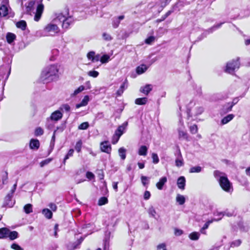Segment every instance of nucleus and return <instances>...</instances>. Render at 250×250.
I'll use <instances>...</instances> for the list:
<instances>
[{
    "label": "nucleus",
    "instance_id": "1",
    "mask_svg": "<svg viewBox=\"0 0 250 250\" xmlns=\"http://www.w3.org/2000/svg\"><path fill=\"white\" fill-rule=\"evenodd\" d=\"M58 72L57 66L51 65L45 67L42 72L41 78L44 83H49L56 77Z\"/></svg>",
    "mask_w": 250,
    "mask_h": 250
},
{
    "label": "nucleus",
    "instance_id": "2",
    "mask_svg": "<svg viewBox=\"0 0 250 250\" xmlns=\"http://www.w3.org/2000/svg\"><path fill=\"white\" fill-rule=\"evenodd\" d=\"M58 20L56 17L43 28L42 34L40 36H54L59 33L60 30L58 27Z\"/></svg>",
    "mask_w": 250,
    "mask_h": 250
},
{
    "label": "nucleus",
    "instance_id": "3",
    "mask_svg": "<svg viewBox=\"0 0 250 250\" xmlns=\"http://www.w3.org/2000/svg\"><path fill=\"white\" fill-rule=\"evenodd\" d=\"M58 20V24L62 22V27L67 29L69 25L72 23V20L71 17L66 18L62 13H58L55 15Z\"/></svg>",
    "mask_w": 250,
    "mask_h": 250
},
{
    "label": "nucleus",
    "instance_id": "4",
    "mask_svg": "<svg viewBox=\"0 0 250 250\" xmlns=\"http://www.w3.org/2000/svg\"><path fill=\"white\" fill-rule=\"evenodd\" d=\"M17 182L13 185L12 189L10 190L9 192L6 195L4 198V203L3 206L6 207L7 206L9 208L12 207L14 204L15 202L12 201V198L13 196V194L15 192L16 189L17 188Z\"/></svg>",
    "mask_w": 250,
    "mask_h": 250
},
{
    "label": "nucleus",
    "instance_id": "5",
    "mask_svg": "<svg viewBox=\"0 0 250 250\" xmlns=\"http://www.w3.org/2000/svg\"><path fill=\"white\" fill-rule=\"evenodd\" d=\"M220 186L225 191L229 192L232 189V186L228 179L226 176H221L219 179Z\"/></svg>",
    "mask_w": 250,
    "mask_h": 250
},
{
    "label": "nucleus",
    "instance_id": "6",
    "mask_svg": "<svg viewBox=\"0 0 250 250\" xmlns=\"http://www.w3.org/2000/svg\"><path fill=\"white\" fill-rule=\"evenodd\" d=\"M239 58H237L236 60H232L227 63L225 71L231 74L236 69H238L239 68Z\"/></svg>",
    "mask_w": 250,
    "mask_h": 250
},
{
    "label": "nucleus",
    "instance_id": "7",
    "mask_svg": "<svg viewBox=\"0 0 250 250\" xmlns=\"http://www.w3.org/2000/svg\"><path fill=\"white\" fill-rule=\"evenodd\" d=\"M63 116L62 112L59 109L53 112L50 115V117L47 120H51V121L57 122L61 120Z\"/></svg>",
    "mask_w": 250,
    "mask_h": 250
},
{
    "label": "nucleus",
    "instance_id": "8",
    "mask_svg": "<svg viewBox=\"0 0 250 250\" xmlns=\"http://www.w3.org/2000/svg\"><path fill=\"white\" fill-rule=\"evenodd\" d=\"M43 5L42 4H40L38 5L35 15L34 18L35 21H38L40 20L43 11Z\"/></svg>",
    "mask_w": 250,
    "mask_h": 250
},
{
    "label": "nucleus",
    "instance_id": "9",
    "mask_svg": "<svg viewBox=\"0 0 250 250\" xmlns=\"http://www.w3.org/2000/svg\"><path fill=\"white\" fill-rule=\"evenodd\" d=\"M101 149L102 151L109 154L111 150V147L107 141L101 143Z\"/></svg>",
    "mask_w": 250,
    "mask_h": 250
},
{
    "label": "nucleus",
    "instance_id": "10",
    "mask_svg": "<svg viewBox=\"0 0 250 250\" xmlns=\"http://www.w3.org/2000/svg\"><path fill=\"white\" fill-rule=\"evenodd\" d=\"M152 89V85L150 84H147L144 86H142L140 88V91L143 93L144 94L147 95Z\"/></svg>",
    "mask_w": 250,
    "mask_h": 250
},
{
    "label": "nucleus",
    "instance_id": "11",
    "mask_svg": "<svg viewBox=\"0 0 250 250\" xmlns=\"http://www.w3.org/2000/svg\"><path fill=\"white\" fill-rule=\"evenodd\" d=\"M124 19V16L121 15L118 17H115L113 19L112 25L115 28H117L120 23V21Z\"/></svg>",
    "mask_w": 250,
    "mask_h": 250
},
{
    "label": "nucleus",
    "instance_id": "12",
    "mask_svg": "<svg viewBox=\"0 0 250 250\" xmlns=\"http://www.w3.org/2000/svg\"><path fill=\"white\" fill-rule=\"evenodd\" d=\"M186 179L184 176L180 177L177 180V186L181 189H185Z\"/></svg>",
    "mask_w": 250,
    "mask_h": 250
},
{
    "label": "nucleus",
    "instance_id": "13",
    "mask_svg": "<svg viewBox=\"0 0 250 250\" xmlns=\"http://www.w3.org/2000/svg\"><path fill=\"white\" fill-rule=\"evenodd\" d=\"M167 182V178L166 177L161 178L159 181L156 184V186L157 188L159 190L162 189L164 185Z\"/></svg>",
    "mask_w": 250,
    "mask_h": 250
},
{
    "label": "nucleus",
    "instance_id": "14",
    "mask_svg": "<svg viewBox=\"0 0 250 250\" xmlns=\"http://www.w3.org/2000/svg\"><path fill=\"white\" fill-rule=\"evenodd\" d=\"M234 117V115L232 114H230L229 115H228L227 116L224 117L221 122V124L222 125L227 124L229 122H230L231 120H232L233 118Z\"/></svg>",
    "mask_w": 250,
    "mask_h": 250
},
{
    "label": "nucleus",
    "instance_id": "15",
    "mask_svg": "<svg viewBox=\"0 0 250 250\" xmlns=\"http://www.w3.org/2000/svg\"><path fill=\"white\" fill-rule=\"evenodd\" d=\"M88 101L89 97L88 96H85L81 102L80 104H77L76 105V107L77 108H79L82 106H85L88 104Z\"/></svg>",
    "mask_w": 250,
    "mask_h": 250
},
{
    "label": "nucleus",
    "instance_id": "16",
    "mask_svg": "<svg viewBox=\"0 0 250 250\" xmlns=\"http://www.w3.org/2000/svg\"><path fill=\"white\" fill-rule=\"evenodd\" d=\"M9 229L6 228L0 229V239L8 237Z\"/></svg>",
    "mask_w": 250,
    "mask_h": 250
},
{
    "label": "nucleus",
    "instance_id": "17",
    "mask_svg": "<svg viewBox=\"0 0 250 250\" xmlns=\"http://www.w3.org/2000/svg\"><path fill=\"white\" fill-rule=\"evenodd\" d=\"M40 146V142L38 140L31 139L30 143V147L31 149H38Z\"/></svg>",
    "mask_w": 250,
    "mask_h": 250
},
{
    "label": "nucleus",
    "instance_id": "18",
    "mask_svg": "<svg viewBox=\"0 0 250 250\" xmlns=\"http://www.w3.org/2000/svg\"><path fill=\"white\" fill-rule=\"evenodd\" d=\"M148 148L146 146H142L138 150V154L141 156H146Z\"/></svg>",
    "mask_w": 250,
    "mask_h": 250
},
{
    "label": "nucleus",
    "instance_id": "19",
    "mask_svg": "<svg viewBox=\"0 0 250 250\" xmlns=\"http://www.w3.org/2000/svg\"><path fill=\"white\" fill-rule=\"evenodd\" d=\"M8 7L5 5H2L0 7V15L5 17L8 14Z\"/></svg>",
    "mask_w": 250,
    "mask_h": 250
},
{
    "label": "nucleus",
    "instance_id": "20",
    "mask_svg": "<svg viewBox=\"0 0 250 250\" xmlns=\"http://www.w3.org/2000/svg\"><path fill=\"white\" fill-rule=\"evenodd\" d=\"M26 26V22L23 20L19 21L16 23L17 27L21 29L22 30H25Z\"/></svg>",
    "mask_w": 250,
    "mask_h": 250
},
{
    "label": "nucleus",
    "instance_id": "21",
    "mask_svg": "<svg viewBox=\"0 0 250 250\" xmlns=\"http://www.w3.org/2000/svg\"><path fill=\"white\" fill-rule=\"evenodd\" d=\"M147 69L146 65L142 64L138 66L136 68V72L138 74L144 73Z\"/></svg>",
    "mask_w": 250,
    "mask_h": 250
},
{
    "label": "nucleus",
    "instance_id": "22",
    "mask_svg": "<svg viewBox=\"0 0 250 250\" xmlns=\"http://www.w3.org/2000/svg\"><path fill=\"white\" fill-rule=\"evenodd\" d=\"M42 213L47 219H51L52 217V212L48 208H44L42 209Z\"/></svg>",
    "mask_w": 250,
    "mask_h": 250
},
{
    "label": "nucleus",
    "instance_id": "23",
    "mask_svg": "<svg viewBox=\"0 0 250 250\" xmlns=\"http://www.w3.org/2000/svg\"><path fill=\"white\" fill-rule=\"evenodd\" d=\"M147 101V98L146 97L137 98L135 100V103L136 104L144 105Z\"/></svg>",
    "mask_w": 250,
    "mask_h": 250
},
{
    "label": "nucleus",
    "instance_id": "24",
    "mask_svg": "<svg viewBox=\"0 0 250 250\" xmlns=\"http://www.w3.org/2000/svg\"><path fill=\"white\" fill-rule=\"evenodd\" d=\"M18 233L16 231H10L9 230L8 237L10 238V240H13L18 237Z\"/></svg>",
    "mask_w": 250,
    "mask_h": 250
},
{
    "label": "nucleus",
    "instance_id": "25",
    "mask_svg": "<svg viewBox=\"0 0 250 250\" xmlns=\"http://www.w3.org/2000/svg\"><path fill=\"white\" fill-rule=\"evenodd\" d=\"M16 39V35L11 33H7L6 40L9 43H11Z\"/></svg>",
    "mask_w": 250,
    "mask_h": 250
},
{
    "label": "nucleus",
    "instance_id": "26",
    "mask_svg": "<svg viewBox=\"0 0 250 250\" xmlns=\"http://www.w3.org/2000/svg\"><path fill=\"white\" fill-rule=\"evenodd\" d=\"M35 4L34 1H30L27 3V4L25 5L26 12L28 14H30L34 5Z\"/></svg>",
    "mask_w": 250,
    "mask_h": 250
},
{
    "label": "nucleus",
    "instance_id": "27",
    "mask_svg": "<svg viewBox=\"0 0 250 250\" xmlns=\"http://www.w3.org/2000/svg\"><path fill=\"white\" fill-rule=\"evenodd\" d=\"M119 154L122 160H125L126 158V149L124 147H121L118 150Z\"/></svg>",
    "mask_w": 250,
    "mask_h": 250
},
{
    "label": "nucleus",
    "instance_id": "28",
    "mask_svg": "<svg viewBox=\"0 0 250 250\" xmlns=\"http://www.w3.org/2000/svg\"><path fill=\"white\" fill-rule=\"evenodd\" d=\"M179 137L180 139L188 140V134L182 129H179Z\"/></svg>",
    "mask_w": 250,
    "mask_h": 250
},
{
    "label": "nucleus",
    "instance_id": "29",
    "mask_svg": "<svg viewBox=\"0 0 250 250\" xmlns=\"http://www.w3.org/2000/svg\"><path fill=\"white\" fill-rule=\"evenodd\" d=\"M175 165L177 167H180L184 165L183 159L181 154H180L179 157L176 159Z\"/></svg>",
    "mask_w": 250,
    "mask_h": 250
},
{
    "label": "nucleus",
    "instance_id": "30",
    "mask_svg": "<svg viewBox=\"0 0 250 250\" xmlns=\"http://www.w3.org/2000/svg\"><path fill=\"white\" fill-rule=\"evenodd\" d=\"M176 201L179 205H183L185 202V198L183 195L178 194L176 198Z\"/></svg>",
    "mask_w": 250,
    "mask_h": 250
},
{
    "label": "nucleus",
    "instance_id": "31",
    "mask_svg": "<svg viewBox=\"0 0 250 250\" xmlns=\"http://www.w3.org/2000/svg\"><path fill=\"white\" fill-rule=\"evenodd\" d=\"M213 222V220H208L204 225L203 228L201 229L200 231L203 234H206V231L204 230L207 229L209 225Z\"/></svg>",
    "mask_w": 250,
    "mask_h": 250
},
{
    "label": "nucleus",
    "instance_id": "32",
    "mask_svg": "<svg viewBox=\"0 0 250 250\" xmlns=\"http://www.w3.org/2000/svg\"><path fill=\"white\" fill-rule=\"evenodd\" d=\"M23 209L26 213L29 214L33 211L32 205L30 204H26L24 206Z\"/></svg>",
    "mask_w": 250,
    "mask_h": 250
},
{
    "label": "nucleus",
    "instance_id": "33",
    "mask_svg": "<svg viewBox=\"0 0 250 250\" xmlns=\"http://www.w3.org/2000/svg\"><path fill=\"white\" fill-rule=\"evenodd\" d=\"M199 236L200 233L197 232H192L189 235V238L192 240H197L199 239Z\"/></svg>",
    "mask_w": 250,
    "mask_h": 250
},
{
    "label": "nucleus",
    "instance_id": "34",
    "mask_svg": "<svg viewBox=\"0 0 250 250\" xmlns=\"http://www.w3.org/2000/svg\"><path fill=\"white\" fill-rule=\"evenodd\" d=\"M202 167L200 166L193 167L189 169L190 173H199L202 171Z\"/></svg>",
    "mask_w": 250,
    "mask_h": 250
},
{
    "label": "nucleus",
    "instance_id": "35",
    "mask_svg": "<svg viewBox=\"0 0 250 250\" xmlns=\"http://www.w3.org/2000/svg\"><path fill=\"white\" fill-rule=\"evenodd\" d=\"M84 89V87L83 85H81L77 89H76L73 93L71 94L72 97L75 96L78 94L83 91Z\"/></svg>",
    "mask_w": 250,
    "mask_h": 250
},
{
    "label": "nucleus",
    "instance_id": "36",
    "mask_svg": "<svg viewBox=\"0 0 250 250\" xmlns=\"http://www.w3.org/2000/svg\"><path fill=\"white\" fill-rule=\"evenodd\" d=\"M238 101L239 100L238 98H235L234 99H233L232 103H231L229 107V108L226 110V112L230 111L232 109V107L237 103Z\"/></svg>",
    "mask_w": 250,
    "mask_h": 250
},
{
    "label": "nucleus",
    "instance_id": "37",
    "mask_svg": "<svg viewBox=\"0 0 250 250\" xmlns=\"http://www.w3.org/2000/svg\"><path fill=\"white\" fill-rule=\"evenodd\" d=\"M108 202V200L106 197H102L100 198L98 201V205L102 206L107 204Z\"/></svg>",
    "mask_w": 250,
    "mask_h": 250
},
{
    "label": "nucleus",
    "instance_id": "38",
    "mask_svg": "<svg viewBox=\"0 0 250 250\" xmlns=\"http://www.w3.org/2000/svg\"><path fill=\"white\" fill-rule=\"evenodd\" d=\"M74 149H69V150L68 151L67 154L66 155V156H65L64 158V160H63V164H65V162L66 161V160H67L68 159H69V158L70 157H71L73 156V153H74Z\"/></svg>",
    "mask_w": 250,
    "mask_h": 250
},
{
    "label": "nucleus",
    "instance_id": "39",
    "mask_svg": "<svg viewBox=\"0 0 250 250\" xmlns=\"http://www.w3.org/2000/svg\"><path fill=\"white\" fill-rule=\"evenodd\" d=\"M125 128V127L124 126V125H120L118 127V129L116 130L115 133L117 134L118 135H119L120 136H122V135L123 134L124 130Z\"/></svg>",
    "mask_w": 250,
    "mask_h": 250
},
{
    "label": "nucleus",
    "instance_id": "40",
    "mask_svg": "<svg viewBox=\"0 0 250 250\" xmlns=\"http://www.w3.org/2000/svg\"><path fill=\"white\" fill-rule=\"evenodd\" d=\"M223 23H220L215 25L210 28L208 29L206 32H208V33H212L214 30L220 27Z\"/></svg>",
    "mask_w": 250,
    "mask_h": 250
},
{
    "label": "nucleus",
    "instance_id": "41",
    "mask_svg": "<svg viewBox=\"0 0 250 250\" xmlns=\"http://www.w3.org/2000/svg\"><path fill=\"white\" fill-rule=\"evenodd\" d=\"M110 57L109 55H104L100 59V61L102 63H105L108 62Z\"/></svg>",
    "mask_w": 250,
    "mask_h": 250
},
{
    "label": "nucleus",
    "instance_id": "42",
    "mask_svg": "<svg viewBox=\"0 0 250 250\" xmlns=\"http://www.w3.org/2000/svg\"><path fill=\"white\" fill-rule=\"evenodd\" d=\"M148 213L151 216L154 218L155 217L156 212L155 208L152 206L149 207V208H148Z\"/></svg>",
    "mask_w": 250,
    "mask_h": 250
},
{
    "label": "nucleus",
    "instance_id": "43",
    "mask_svg": "<svg viewBox=\"0 0 250 250\" xmlns=\"http://www.w3.org/2000/svg\"><path fill=\"white\" fill-rule=\"evenodd\" d=\"M59 110L61 111L64 110L66 112H68L70 110V107L67 104H64L61 105V106L59 108Z\"/></svg>",
    "mask_w": 250,
    "mask_h": 250
},
{
    "label": "nucleus",
    "instance_id": "44",
    "mask_svg": "<svg viewBox=\"0 0 250 250\" xmlns=\"http://www.w3.org/2000/svg\"><path fill=\"white\" fill-rule=\"evenodd\" d=\"M89 127V124L88 122H83L79 126L78 129L81 130L86 129Z\"/></svg>",
    "mask_w": 250,
    "mask_h": 250
},
{
    "label": "nucleus",
    "instance_id": "45",
    "mask_svg": "<svg viewBox=\"0 0 250 250\" xmlns=\"http://www.w3.org/2000/svg\"><path fill=\"white\" fill-rule=\"evenodd\" d=\"M43 130L40 127H37L35 131V136H41L43 134Z\"/></svg>",
    "mask_w": 250,
    "mask_h": 250
},
{
    "label": "nucleus",
    "instance_id": "46",
    "mask_svg": "<svg viewBox=\"0 0 250 250\" xmlns=\"http://www.w3.org/2000/svg\"><path fill=\"white\" fill-rule=\"evenodd\" d=\"M82 146V142L81 140H79L78 142H77L75 146V149L78 152H80L81 151Z\"/></svg>",
    "mask_w": 250,
    "mask_h": 250
},
{
    "label": "nucleus",
    "instance_id": "47",
    "mask_svg": "<svg viewBox=\"0 0 250 250\" xmlns=\"http://www.w3.org/2000/svg\"><path fill=\"white\" fill-rule=\"evenodd\" d=\"M121 136L115 133L112 137V143L113 144H116L119 141Z\"/></svg>",
    "mask_w": 250,
    "mask_h": 250
},
{
    "label": "nucleus",
    "instance_id": "48",
    "mask_svg": "<svg viewBox=\"0 0 250 250\" xmlns=\"http://www.w3.org/2000/svg\"><path fill=\"white\" fill-rule=\"evenodd\" d=\"M241 244V241L239 239L235 240L233 242H232L230 244V247H238Z\"/></svg>",
    "mask_w": 250,
    "mask_h": 250
},
{
    "label": "nucleus",
    "instance_id": "49",
    "mask_svg": "<svg viewBox=\"0 0 250 250\" xmlns=\"http://www.w3.org/2000/svg\"><path fill=\"white\" fill-rule=\"evenodd\" d=\"M152 158L154 164H157L159 162V157L156 153H153L152 154Z\"/></svg>",
    "mask_w": 250,
    "mask_h": 250
},
{
    "label": "nucleus",
    "instance_id": "50",
    "mask_svg": "<svg viewBox=\"0 0 250 250\" xmlns=\"http://www.w3.org/2000/svg\"><path fill=\"white\" fill-rule=\"evenodd\" d=\"M141 181L142 184L144 186H146L148 184V177L145 176H141Z\"/></svg>",
    "mask_w": 250,
    "mask_h": 250
},
{
    "label": "nucleus",
    "instance_id": "51",
    "mask_svg": "<svg viewBox=\"0 0 250 250\" xmlns=\"http://www.w3.org/2000/svg\"><path fill=\"white\" fill-rule=\"evenodd\" d=\"M103 39L106 41H110L112 39V38L109 34L104 33L102 35Z\"/></svg>",
    "mask_w": 250,
    "mask_h": 250
},
{
    "label": "nucleus",
    "instance_id": "52",
    "mask_svg": "<svg viewBox=\"0 0 250 250\" xmlns=\"http://www.w3.org/2000/svg\"><path fill=\"white\" fill-rule=\"evenodd\" d=\"M88 75L93 78H96L99 75V72L96 71H90L88 72Z\"/></svg>",
    "mask_w": 250,
    "mask_h": 250
},
{
    "label": "nucleus",
    "instance_id": "53",
    "mask_svg": "<svg viewBox=\"0 0 250 250\" xmlns=\"http://www.w3.org/2000/svg\"><path fill=\"white\" fill-rule=\"evenodd\" d=\"M190 131L192 134H195L198 131V127L196 125H194L190 127Z\"/></svg>",
    "mask_w": 250,
    "mask_h": 250
},
{
    "label": "nucleus",
    "instance_id": "54",
    "mask_svg": "<svg viewBox=\"0 0 250 250\" xmlns=\"http://www.w3.org/2000/svg\"><path fill=\"white\" fill-rule=\"evenodd\" d=\"M51 161H52V159H51V158H48V159H45V160L42 161L40 163V166L41 167H43L44 166L48 164Z\"/></svg>",
    "mask_w": 250,
    "mask_h": 250
},
{
    "label": "nucleus",
    "instance_id": "55",
    "mask_svg": "<svg viewBox=\"0 0 250 250\" xmlns=\"http://www.w3.org/2000/svg\"><path fill=\"white\" fill-rule=\"evenodd\" d=\"M171 13L172 12L171 11H168L164 16H162V20H157V21L158 22H159L164 21L167 17H168L171 14Z\"/></svg>",
    "mask_w": 250,
    "mask_h": 250
},
{
    "label": "nucleus",
    "instance_id": "56",
    "mask_svg": "<svg viewBox=\"0 0 250 250\" xmlns=\"http://www.w3.org/2000/svg\"><path fill=\"white\" fill-rule=\"evenodd\" d=\"M155 40V37L153 36H150L145 40V43L148 44H150Z\"/></svg>",
    "mask_w": 250,
    "mask_h": 250
},
{
    "label": "nucleus",
    "instance_id": "57",
    "mask_svg": "<svg viewBox=\"0 0 250 250\" xmlns=\"http://www.w3.org/2000/svg\"><path fill=\"white\" fill-rule=\"evenodd\" d=\"M11 249L15 250H23V249L21 248L18 244L16 243H13L11 246Z\"/></svg>",
    "mask_w": 250,
    "mask_h": 250
},
{
    "label": "nucleus",
    "instance_id": "58",
    "mask_svg": "<svg viewBox=\"0 0 250 250\" xmlns=\"http://www.w3.org/2000/svg\"><path fill=\"white\" fill-rule=\"evenodd\" d=\"M196 115H200L204 111V108L202 106H198L196 108Z\"/></svg>",
    "mask_w": 250,
    "mask_h": 250
},
{
    "label": "nucleus",
    "instance_id": "59",
    "mask_svg": "<svg viewBox=\"0 0 250 250\" xmlns=\"http://www.w3.org/2000/svg\"><path fill=\"white\" fill-rule=\"evenodd\" d=\"M65 129V126L64 125H62L60 126H58L57 127V129L54 131V134H56L58 131V132H62Z\"/></svg>",
    "mask_w": 250,
    "mask_h": 250
},
{
    "label": "nucleus",
    "instance_id": "60",
    "mask_svg": "<svg viewBox=\"0 0 250 250\" xmlns=\"http://www.w3.org/2000/svg\"><path fill=\"white\" fill-rule=\"evenodd\" d=\"M86 177L88 179L91 180L94 178L95 176H94V174L93 173H92L91 172L88 171L86 172Z\"/></svg>",
    "mask_w": 250,
    "mask_h": 250
},
{
    "label": "nucleus",
    "instance_id": "61",
    "mask_svg": "<svg viewBox=\"0 0 250 250\" xmlns=\"http://www.w3.org/2000/svg\"><path fill=\"white\" fill-rule=\"evenodd\" d=\"M157 250H167L165 244H161L157 246Z\"/></svg>",
    "mask_w": 250,
    "mask_h": 250
},
{
    "label": "nucleus",
    "instance_id": "62",
    "mask_svg": "<svg viewBox=\"0 0 250 250\" xmlns=\"http://www.w3.org/2000/svg\"><path fill=\"white\" fill-rule=\"evenodd\" d=\"M95 56V52L93 51H91L89 52L87 55V57L89 60H92L93 58H94V57Z\"/></svg>",
    "mask_w": 250,
    "mask_h": 250
},
{
    "label": "nucleus",
    "instance_id": "63",
    "mask_svg": "<svg viewBox=\"0 0 250 250\" xmlns=\"http://www.w3.org/2000/svg\"><path fill=\"white\" fill-rule=\"evenodd\" d=\"M150 197V193L148 191H146L144 194V198L145 200H148Z\"/></svg>",
    "mask_w": 250,
    "mask_h": 250
},
{
    "label": "nucleus",
    "instance_id": "64",
    "mask_svg": "<svg viewBox=\"0 0 250 250\" xmlns=\"http://www.w3.org/2000/svg\"><path fill=\"white\" fill-rule=\"evenodd\" d=\"M109 241L108 240L105 239L104 241V250H108L109 248Z\"/></svg>",
    "mask_w": 250,
    "mask_h": 250
}]
</instances>
